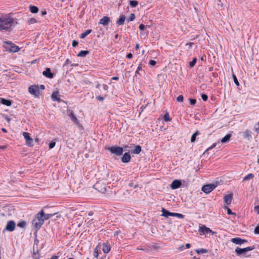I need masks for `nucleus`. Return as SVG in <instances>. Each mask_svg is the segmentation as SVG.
<instances>
[{
	"mask_svg": "<svg viewBox=\"0 0 259 259\" xmlns=\"http://www.w3.org/2000/svg\"><path fill=\"white\" fill-rule=\"evenodd\" d=\"M10 14L2 15L0 17V31L9 30L18 24Z\"/></svg>",
	"mask_w": 259,
	"mask_h": 259,
	"instance_id": "obj_1",
	"label": "nucleus"
},
{
	"mask_svg": "<svg viewBox=\"0 0 259 259\" xmlns=\"http://www.w3.org/2000/svg\"><path fill=\"white\" fill-rule=\"evenodd\" d=\"M43 247L42 244H33L32 253L34 259H39L40 251Z\"/></svg>",
	"mask_w": 259,
	"mask_h": 259,
	"instance_id": "obj_2",
	"label": "nucleus"
},
{
	"mask_svg": "<svg viewBox=\"0 0 259 259\" xmlns=\"http://www.w3.org/2000/svg\"><path fill=\"white\" fill-rule=\"evenodd\" d=\"M157 244H149V245H148L145 244L144 245L141 247L140 249L146 252L155 251L160 247L158 245H157Z\"/></svg>",
	"mask_w": 259,
	"mask_h": 259,
	"instance_id": "obj_3",
	"label": "nucleus"
},
{
	"mask_svg": "<svg viewBox=\"0 0 259 259\" xmlns=\"http://www.w3.org/2000/svg\"><path fill=\"white\" fill-rule=\"evenodd\" d=\"M40 215L37 213L32 222L33 226L36 230L39 229L44 222L42 219H41L42 215Z\"/></svg>",
	"mask_w": 259,
	"mask_h": 259,
	"instance_id": "obj_4",
	"label": "nucleus"
},
{
	"mask_svg": "<svg viewBox=\"0 0 259 259\" xmlns=\"http://www.w3.org/2000/svg\"><path fill=\"white\" fill-rule=\"evenodd\" d=\"M161 212H162L161 215L165 218H168L169 216L176 217L180 219L184 218V215L182 214L176 213V212H170L168 210H166L164 208H162Z\"/></svg>",
	"mask_w": 259,
	"mask_h": 259,
	"instance_id": "obj_5",
	"label": "nucleus"
},
{
	"mask_svg": "<svg viewBox=\"0 0 259 259\" xmlns=\"http://www.w3.org/2000/svg\"><path fill=\"white\" fill-rule=\"evenodd\" d=\"M4 47L6 48L7 51L10 52H17L19 50V47L11 41L4 42Z\"/></svg>",
	"mask_w": 259,
	"mask_h": 259,
	"instance_id": "obj_6",
	"label": "nucleus"
},
{
	"mask_svg": "<svg viewBox=\"0 0 259 259\" xmlns=\"http://www.w3.org/2000/svg\"><path fill=\"white\" fill-rule=\"evenodd\" d=\"M198 231L200 235H213L214 232H213L211 229L207 227L205 225H201L199 226Z\"/></svg>",
	"mask_w": 259,
	"mask_h": 259,
	"instance_id": "obj_7",
	"label": "nucleus"
},
{
	"mask_svg": "<svg viewBox=\"0 0 259 259\" xmlns=\"http://www.w3.org/2000/svg\"><path fill=\"white\" fill-rule=\"evenodd\" d=\"M94 188L102 193H105L107 191L106 184L100 181L96 183L94 185Z\"/></svg>",
	"mask_w": 259,
	"mask_h": 259,
	"instance_id": "obj_8",
	"label": "nucleus"
},
{
	"mask_svg": "<svg viewBox=\"0 0 259 259\" xmlns=\"http://www.w3.org/2000/svg\"><path fill=\"white\" fill-rule=\"evenodd\" d=\"M108 150L112 154L117 156L122 155L123 150L122 147L118 146H112L108 148Z\"/></svg>",
	"mask_w": 259,
	"mask_h": 259,
	"instance_id": "obj_9",
	"label": "nucleus"
},
{
	"mask_svg": "<svg viewBox=\"0 0 259 259\" xmlns=\"http://www.w3.org/2000/svg\"><path fill=\"white\" fill-rule=\"evenodd\" d=\"M217 187V183L205 185L202 187V191L208 194L213 190Z\"/></svg>",
	"mask_w": 259,
	"mask_h": 259,
	"instance_id": "obj_10",
	"label": "nucleus"
},
{
	"mask_svg": "<svg viewBox=\"0 0 259 259\" xmlns=\"http://www.w3.org/2000/svg\"><path fill=\"white\" fill-rule=\"evenodd\" d=\"M254 249L253 247H247L243 248H240L239 247H237L235 249V252H236L237 254L238 255H244L245 253L250 250H252Z\"/></svg>",
	"mask_w": 259,
	"mask_h": 259,
	"instance_id": "obj_11",
	"label": "nucleus"
},
{
	"mask_svg": "<svg viewBox=\"0 0 259 259\" xmlns=\"http://www.w3.org/2000/svg\"><path fill=\"white\" fill-rule=\"evenodd\" d=\"M29 92L34 95L35 97H38L39 95V88L37 85H31L29 88Z\"/></svg>",
	"mask_w": 259,
	"mask_h": 259,
	"instance_id": "obj_12",
	"label": "nucleus"
},
{
	"mask_svg": "<svg viewBox=\"0 0 259 259\" xmlns=\"http://www.w3.org/2000/svg\"><path fill=\"white\" fill-rule=\"evenodd\" d=\"M23 136L26 140V144L28 146H32L33 143V139L30 138L28 133L23 132Z\"/></svg>",
	"mask_w": 259,
	"mask_h": 259,
	"instance_id": "obj_13",
	"label": "nucleus"
},
{
	"mask_svg": "<svg viewBox=\"0 0 259 259\" xmlns=\"http://www.w3.org/2000/svg\"><path fill=\"white\" fill-rule=\"evenodd\" d=\"M15 228V223L13 221H9L6 225L5 229L7 231H12Z\"/></svg>",
	"mask_w": 259,
	"mask_h": 259,
	"instance_id": "obj_14",
	"label": "nucleus"
},
{
	"mask_svg": "<svg viewBox=\"0 0 259 259\" xmlns=\"http://www.w3.org/2000/svg\"><path fill=\"white\" fill-rule=\"evenodd\" d=\"M110 22V18L107 16H104L100 19L99 23L104 26H107Z\"/></svg>",
	"mask_w": 259,
	"mask_h": 259,
	"instance_id": "obj_15",
	"label": "nucleus"
},
{
	"mask_svg": "<svg viewBox=\"0 0 259 259\" xmlns=\"http://www.w3.org/2000/svg\"><path fill=\"white\" fill-rule=\"evenodd\" d=\"M181 182L180 180H176L172 182V183L170 185V187L172 189H176L179 188L181 186Z\"/></svg>",
	"mask_w": 259,
	"mask_h": 259,
	"instance_id": "obj_16",
	"label": "nucleus"
},
{
	"mask_svg": "<svg viewBox=\"0 0 259 259\" xmlns=\"http://www.w3.org/2000/svg\"><path fill=\"white\" fill-rule=\"evenodd\" d=\"M38 214H41L40 215H42L41 219H42L43 221L44 222L45 220H48L51 217H52L53 215H54V214H49V213H45L43 211V210H41L40 212L38 213Z\"/></svg>",
	"mask_w": 259,
	"mask_h": 259,
	"instance_id": "obj_17",
	"label": "nucleus"
},
{
	"mask_svg": "<svg viewBox=\"0 0 259 259\" xmlns=\"http://www.w3.org/2000/svg\"><path fill=\"white\" fill-rule=\"evenodd\" d=\"M68 116L70 117L71 119L74 122V124H75L76 125L80 126V123L78 119L73 114V113L72 112H71L70 113H68Z\"/></svg>",
	"mask_w": 259,
	"mask_h": 259,
	"instance_id": "obj_18",
	"label": "nucleus"
},
{
	"mask_svg": "<svg viewBox=\"0 0 259 259\" xmlns=\"http://www.w3.org/2000/svg\"><path fill=\"white\" fill-rule=\"evenodd\" d=\"M101 249L105 253H107L111 250V246L109 244H103L101 245Z\"/></svg>",
	"mask_w": 259,
	"mask_h": 259,
	"instance_id": "obj_19",
	"label": "nucleus"
},
{
	"mask_svg": "<svg viewBox=\"0 0 259 259\" xmlns=\"http://www.w3.org/2000/svg\"><path fill=\"white\" fill-rule=\"evenodd\" d=\"M131 157L129 153H125L123 155L121 161L123 163H127L131 160Z\"/></svg>",
	"mask_w": 259,
	"mask_h": 259,
	"instance_id": "obj_20",
	"label": "nucleus"
},
{
	"mask_svg": "<svg viewBox=\"0 0 259 259\" xmlns=\"http://www.w3.org/2000/svg\"><path fill=\"white\" fill-rule=\"evenodd\" d=\"M240 134H242L244 139H246L247 140H249L251 137V132L247 130H245L243 132L240 133Z\"/></svg>",
	"mask_w": 259,
	"mask_h": 259,
	"instance_id": "obj_21",
	"label": "nucleus"
},
{
	"mask_svg": "<svg viewBox=\"0 0 259 259\" xmlns=\"http://www.w3.org/2000/svg\"><path fill=\"white\" fill-rule=\"evenodd\" d=\"M42 74L45 76L50 78H52L53 77V74L51 73V69L49 68H47L46 70L42 72Z\"/></svg>",
	"mask_w": 259,
	"mask_h": 259,
	"instance_id": "obj_22",
	"label": "nucleus"
},
{
	"mask_svg": "<svg viewBox=\"0 0 259 259\" xmlns=\"http://www.w3.org/2000/svg\"><path fill=\"white\" fill-rule=\"evenodd\" d=\"M101 249V244H99L97 246V247L95 248V249H94V256L95 258H98L99 253H100L99 251H100Z\"/></svg>",
	"mask_w": 259,
	"mask_h": 259,
	"instance_id": "obj_23",
	"label": "nucleus"
},
{
	"mask_svg": "<svg viewBox=\"0 0 259 259\" xmlns=\"http://www.w3.org/2000/svg\"><path fill=\"white\" fill-rule=\"evenodd\" d=\"M232 198H233V196H232V194L226 195L224 197V201H225V203L227 205L230 204L232 202Z\"/></svg>",
	"mask_w": 259,
	"mask_h": 259,
	"instance_id": "obj_24",
	"label": "nucleus"
},
{
	"mask_svg": "<svg viewBox=\"0 0 259 259\" xmlns=\"http://www.w3.org/2000/svg\"><path fill=\"white\" fill-rule=\"evenodd\" d=\"M59 97V93L58 92H53L51 96L52 100L54 101H57V102H59L60 100Z\"/></svg>",
	"mask_w": 259,
	"mask_h": 259,
	"instance_id": "obj_25",
	"label": "nucleus"
},
{
	"mask_svg": "<svg viewBox=\"0 0 259 259\" xmlns=\"http://www.w3.org/2000/svg\"><path fill=\"white\" fill-rule=\"evenodd\" d=\"M231 241L232 243H246L247 241L245 239H242L238 237L231 239Z\"/></svg>",
	"mask_w": 259,
	"mask_h": 259,
	"instance_id": "obj_26",
	"label": "nucleus"
},
{
	"mask_svg": "<svg viewBox=\"0 0 259 259\" xmlns=\"http://www.w3.org/2000/svg\"><path fill=\"white\" fill-rule=\"evenodd\" d=\"M1 103L7 106H10L12 105V101L5 99L4 98H0Z\"/></svg>",
	"mask_w": 259,
	"mask_h": 259,
	"instance_id": "obj_27",
	"label": "nucleus"
},
{
	"mask_svg": "<svg viewBox=\"0 0 259 259\" xmlns=\"http://www.w3.org/2000/svg\"><path fill=\"white\" fill-rule=\"evenodd\" d=\"M231 136L230 134H227V135H226L224 138H223L221 139V143H225L228 142L230 139Z\"/></svg>",
	"mask_w": 259,
	"mask_h": 259,
	"instance_id": "obj_28",
	"label": "nucleus"
},
{
	"mask_svg": "<svg viewBox=\"0 0 259 259\" xmlns=\"http://www.w3.org/2000/svg\"><path fill=\"white\" fill-rule=\"evenodd\" d=\"M29 10L32 13H37L38 12V8L34 6H30Z\"/></svg>",
	"mask_w": 259,
	"mask_h": 259,
	"instance_id": "obj_29",
	"label": "nucleus"
},
{
	"mask_svg": "<svg viewBox=\"0 0 259 259\" xmlns=\"http://www.w3.org/2000/svg\"><path fill=\"white\" fill-rule=\"evenodd\" d=\"M92 32V30L91 29H88L87 30H86L85 32H84L83 33H82L81 35H80V38H84V37H85L88 35H89V34H90Z\"/></svg>",
	"mask_w": 259,
	"mask_h": 259,
	"instance_id": "obj_30",
	"label": "nucleus"
},
{
	"mask_svg": "<svg viewBox=\"0 0 259 259\" xmlns=\"http://www.w3.org/2000/svg\"><path fill=\"white\" fill-rule=\"evenodd\" d=\"M125 21V17L124 15L120 16L119 20L117 21V23L119 25H123Z\"/></svg>",
	"mask_w": 259,
	"mask_h": 259,
	"instance_id": "obj_31",
	"label": "nucleus"
},
{
	"mask_svg": "<svg viewBox=\"0 0 259 259\" xmlns=\"http://www.w3.org/2000/svg\"><path fill=\"white\" fill-rule=\"evenodd\" d=\"M141 151V147L139 145L136 146L135 149L133 150V153L134 154H139Z\"/></svg>",
	"mask_w": 259,
	"mask_h": 259,
	"instance_id": "obj_32",
	"label": "nucleus"
},
{
	"mask_svg": "<svg viewBox=\"0 0 259 259\" xmlns=\"http://www.w3.org/2000/svg\"><path fill=\"white\" fill-rule=\"evenodd\" d=\"M76 221H77L76 225L78 227H80L83 222V219L81 217H80V218L76 219Z\"/></svg>",
	"mask_w": 259,
	"mask_h": 259,
	"instance_id": "obj_33",
	"label": "nucleus"
},
{
	"mask_svg": "<svg viewBox=\"0 0 259 259\" xmlns=\"http://www.w3.org/2000/svg\"><path fill=\"white\" fill-rule=\"evenodd\" d=\"M88 53L89 52L88 51H81L78 53L77 56L85 57Z\"/></svg>",
	"mask_w": 259,
	"mask_h": 259,
	"instance_id": "obj_34",
	"label": "nucleus"
},
{
	"mask_svg": "<svg viewBox=\"0 0 259 259\" xmlns=\"http://www.w3.org/2000/svg\"><path fill=\"white\" fill-rule=\"evenodd\" d=\"M195 251L197 254H202L207 252V250L205 249H196Z\"/></svg>",
	"mask_w": 259,
	"mask_h": 259,
	"instance_id": "obj_35",
	"label": "nucleus"
},
{
	"mask_svg": "<svg viewBox=\"0 0 259 259\" xmlns=\"http://www.w3.org/2000/svg\"><path fill=\"white\" fill-rule=\"evenodd\" d=\"M199 133L198 132L196 131L195 133H194L191 138V142H194L196 140V137L197 135H198Z\"/></svg>",
	"mask_w": 259,
	"mask_h": 259,
	"instance_id": "obj_36",
	"label": "nucleus"
},
{
	"mask_svg": "<svg viewBox=\"0 0 259 259\" xmlns=\"http://www.w3.org/2000/svg\"><path fill=\"white\" fill-rule=\"evenodd\" d=\"M37 23V20L35 18H30L28 20V23L29 25L33 24H34V23Z\"/></svg>",
	"mask_w": 259,
	"mask_h": 259,
	"instance_id": "obj_37",
	"label": "nucleus"
},
{
	"mask_svg": "<svg viewBox=\"0 0 259 259\" xmlns=\"http://www.w3.org/2000/svg\"><path fill=\"white\" fill-rule=\"evenodd\" d=\"M253 177H254V175L253 174H249L247 175L246 176H245L243 178V180L244 181H247V180H249L250 179H252Z\"/></svg>",
	"mask_w": 259,
	"mask_h": 259,
	"instance_id": "obj_38",
	"label": "nucleus"
},
{
	"mask_svg": "<svg viewBox=\"0 0 259 259\" xmlns=\"http://www.w3.org/2000/svg\"><path fill=\"white\" fill-rule=\"evenodd\" d=\"M130 4L131 7H135L138 5V2L136 1H131L130 2Z\"/></svg>",
	"mask_w": 259,
	"mask_h": 259,
	"instance_id": "obj_39",
	"label": "nucleus"
},
{
	"mask_svg": "<svg viewBox=\"0 0 259 259\" xmlns=\"http://www.w3.org/2000/svg\"><path fill=\"white\" fill-rule=\"evenodd\" d=\"M197 61V58H194L193 60L191 61L189 63V66L190 67H193L196 64Z\"/></svg>",
	"mask_w": 259,
	"mask_h": 259,
	"instance_id": "obj_40",
	"label": "nucleus"
},
{
	"mask_svg": "<svg viewBox=\"0 0 259 259\" xmlns=\"http://www.w3.org/2000/svg\"><path fill=\"white\" fill-rule=\"evenodd\" d=\"M164 119L166 121H169L171 120V118L169 117L168 113H166L164 116Z\"/></svg>",
	"mask_w": 259,
	"mask_h": 259,
	"instance_id": "obj_41",
	"label": "nucleus"
},
{
	"mask_svg": "<svg viewBox=\"0 0 259 259\" xmlns=\"http://www.w3.org/2000/svg\"><path fill=\"white\" fill-rule=\"evenodd\" d=\"M233 80H234V81L235 82V83L236 84V85L237 86H239V83L237 79V77L236 76H235V74H233Z\"/></svg>",
	"mask_w": 259,
	"mask_h": 259,
	"instance_id": "obj_42",
	"label": "nucleus"
},
{
	"mask_svg": "<svg viewBox=\"0 0 259 259\" xmlns=\"http://www.w3.org/2000/svg\"><path fill=\"white\" fill-rule=\"evenodd\" d=\"M26 223L24 221L20 222L18 224V226L20 228H23L25 226Z\"/></svg>",
	"mask_w": 259,
	"mask_h": 259,
	"instance_id": "obj_43",
	"label": "nucleus"
},
{
	"mask_svg": "<svg viewBox=\"0 0 259 259\" xmlns=\"http://www.w3.org/2000/svg\"><path fill=\"white\" fill-rule=\"evenodd\" d=\"M142 70V66L141 64H140L138 67V68L136 71V74H140V72Z\"/></svg>",
	"mask_w": 259,
	"mask_h": 259,
	"instance_id": "obj_44",
	"label": "nucleus"
},
{
	"mask_svg": "<svg viewBox=\"0 0 259 259\" xmlns=\"http://www.w3.org/2000/svg\"><path fill=\"white\" fill-rule=\"evenodd\" d=\"M177 101L179 102H182L183 101V96L182 95L179 96L177 98Z\"/></svg>",
	"mask_w": 259,
	"mask_h": 259,
	"instance_id": "obj_45",
	"label": "nucleus"
},
{
	"mask_svg": "<svg viewBox=\"0 0 259 259\" xmlns=\"http://www.w3.org/2000/svg\"><path fill=\"white\" fill-rule=\"evenodd\" d=\"M254 130L258 133L259 132V122L254 125Z\"/></svg>",
	"mask_w": 259,
	"mask_h": 259,
	"instance_id": "obj_46",
	"label": "nucleus"
},
{
	"mask_svg": "<svg viewBox=\"0 0 259 259\" xmlns=\"http://www.w3.org/2000/svg\"><path fill=\"white\" fill-rule=\"evenodd\" d=\"M225 209H227V213H228V214H234V215L235 214V213L232 212L231 210L229 208H228V207H225Z\"/></svg>",
	"mask_w": 259,
	"mask_h": 259,
	"instance_id": "obj_47",
	"label": "nucleus"
},
{
	"mask_svg": "<svg viewBox=\"0 0 259 259\" xmlns=\"http://www.w3.org/2000/svg\"><path fill=\"white\" fill-rule=\"evenodd\" d=\"M55 145H56L55 142H52L49 144V148L50 149H52L55 147Z\"/></svg>",
	"mask_w": 259,
	"mask_h": 259,
	"instance_id": "obj_48",
	"label": "nucleus"
},
{
	"mask_svg": "<svg viewBox=\"0 0 259 259\" xmlns=\"http://www.w3.org/2000/svg\"><path fill=\"white\" fill-rule=\"evenodd\" d=\"M3 116L6 119V120L9 123H10L11 119L9 117H8L7 115L4 114Z\"/></svg>",
	"mask_w": 259,
	"mask_h": 259,
	"instance_id": "obj_49",
	"label": "nucleus"
},
{
	"mask_svg": "<svg viewBox=\"0 0 259 259\" xmlns=\"http://www.w3.org/2000/svg\"><path fill=\"white\" fill-rule=\"evenodd\" d=\"M216 146H217V144L216 143L213 144L211 146L209 147V148H208L206 149L205 152H207V151L212 149V148H214Z\"/></svg>",
	"mask_w": 259,
	"mask_h": 259,
	"instance_id": "obj_50",
	"label": "nucleus"
},
{
	"mask_svg": "<svg viewBox=\"0 0 259 259\" xmlns=\"http://www.w3.org/2000/svg\"><path fill=\"white\" fill-rule=\"evenodd\" d=\"M201 98H202V100L204 101H206L208 98L207 96L205 94H202Z\"/></svg>",
	"mask_w": 259,
	"mask_h": 259,
	"instance_id": "obj_51",
	"label": "nucleus"
},
{
	"mask_svg": "<svg viewBox=\"0 0 259 259\" xmlns=\"http://www.w3.org/2000/svg\"><path fill=\"white\" fill-rule=\"evenodd\" d=\"M135 19V16L134 14H131L129 18L130 21H133Z\"/></svg>",
	"mask_w": 259,
	"mask_h": 259,
	"instance_id": "obj_52",
	"label": "nucleus"
},
{
	"mask_svg": "<svg viewBox=\"0 0 259 259\" xmlns=\"http://www.w3.org/2000/svg\"><path fill=\"white\" fill-rule=\"evenodd\" d=\"M190 102L191 105H194L196 104V100L195 99H190Z\"/></svg>",
	"mask_w": 259,
	"mask_h": 259,
	"instance_id": "obj_53",
	"label": "nucleus"
},
{
	"mask_svg": "<svg viewBox=\"0 0 259 259\" xmlns=\"http://www.w3.org/2000/svg\"><path fill=\"white\" fill-rule=\"evenodd\" d=\"M156 62L154 60H151L150 61H149V64L152 65V66H154L156 64Z\"/></svg>",
	"mask_w": 259,
	"mask_h": 259,
	"instance_id": "obj_54",
	"label": "nucleus"
},
{
	"mask_svg": "<svg viewBox=\"0 0 259 259\" xmlns=\"http://www.w3.org/2000/svg\"><path fill=\"white\" fill-rule=\"evenodd\" d=\"M185 245L184 244L182 245L181 246H180V247H179L178 248V249L179 250V251H182L184 249H185Z\"/></svg>",
	"mask_w": 259,
	"mask_h": 259,
	"instance_id": "obj_55",
	"label": "nucleus"
},
{
	"mask_svg": "<svg viewBox=\"0 0 259 259\" xmlns=\"http://www.w3.org/2000/svg\"><path fill=\"white\" fill-rule=\"evenodd\" d=\"M254 233L256 234H259V226H257L254 229Z\"/></svg>",
	"mask_w": 259,
	"mask_h": 259,
	"instance_id": "obj_56",
	"label": "nucleus"
},
{
	"mask_svg": "<svg viewBox=\"0 0 259 259\" xmlns=\"http://www.w3.org/2000/svg\"><path fill=\"white\" fill-rule=\"evenodd\" d=\"M145 28V26L143 24H140L139 26V29L142 31L144 30Z\"/></svg>",
	"mask_w": 259,
	"mask_h": 259,
	"instance_id": "obj_57",
	"label": "nucleus"
},
{
	"mask_svg": "<svg viewBox=\"0 0 259 259\" xmlns=\"http://www.w3.org/2000/svg\"><path fill=\"white\" fill-rule=\"evenodd\" d=\"M254 209L257 212V214H259V205H256L254 207Z\"/></svg>",
	"mask_w": 259,
	"mask_h": 259,
	"instance_id": "obj_58",
	"label": "nucleus"
},
{
	"mask_svg": "<svg viewBox=\"0 0 259 259\" xmlns=\"http://www.w3.org/2000/svg\"><path fill=\"white\" fill-rule=\"evenodd\" d=\"M78 45V42L75 41V40H73V42H72V46L73 47H76Z\"/></svg>",
	"mask_w": 259,
	"mask_h": 259,
	"instance_id": "obj_59",
	"label": "nucleus"
},
{
	"mask_svg": "<svg viewBox=\"0 0 259 259\" xmlns=\"http://www.w3.org/2000/svg\"><path fill=\"white\" fill-rule=\"evenodd\" d=\"M133 57V55L132 53H128L127 55H126V57L128 59H131Z\"/></svg>",
	"mask_w": 259,
	"mask_h": 259,
	"instance_id": "obj_60",
	"label": "nucleus"
},
{
	"mask_svg": "<svg viewBox=\"0 0 259 259\" xmlns=\"http://www.w3.org/2000/svg\"><path fill=\"white\" fill-rule=\"evenodd\" d=\"M185 249L189 248L191 247V244H186Z\"/></svg>",
	"mask_w": 259,
	"mask_h": 259,
	"instance_id": "obj_61",
	"label": "nucleus"
},
{
	"mask_svg": "<svg viewBox=\"0 0 259 259\" xmlns=\"http://www.w3.org/2000/svg\"><path fill=\"white\" fill-rule=\"evenodd\" d=\"M97 98L99 100L101 101H103V100H104L103 97H101V96H98V97H97Z\"/></svg>",
	"mask_w": 259,
	"mask_h": 259,
	"instance_id": "obj_62",
	"label": "nucleus"
},
{
	"mask_svg": "<svg viewBox=\"0 0 259 259\" xmlns=\"http://www.w3.org/2000/svg\"><path fill=\"white\" fill-rule=\"evenodd\" d=\"M193 45V43H188L186 44V46H188L189 47V48H190V47H191V46Z\"/></svg>",
	"mask_w": 259,
	"mask_h": 259,
	"instance_id": "obj_63",
	"label": "nucleus"
},
{
	"mask_svg": "<svg viewBox=\"0 0 259 259\" xmlns=\"http://www.w3.org/2000/svg\"><path fill=\"white\" fill-rule=\"evenodd\" d=\"M58 257L56 255L53 256L50 259H57Z\"/></svg>",
	"mask_w": 259,
	"mask_h": 259,
	"instance_id": "obj_64",
	"label": "nucleus"
}]
</instances>
